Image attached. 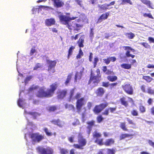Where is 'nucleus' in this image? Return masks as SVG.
<instances>
[{
  "mask_svg": "<svg viewBox=\"0 0 154 154\" xmlns=\"http://www.w3.org/2000/svg\"><path fill=\"white\" fill-rule=\"evenodd\" d=\"M93 136L94 137L96 138V139L95 141V143H97L99 145H102L103 144V139H99V138L101 136L100 134L98 133L97 131H95L93 133Z\"/></svg>",
  "mask_w": 154,
  "mask_h": 154,
  "instance_id": "9b49d317",
  "label": "nucleus"
},
{
  "mask_svg": "<svg viewBox=\"0 0 154 154\" xmlns=\"http://www.w3.org/2000/svg\"><path fill=\"white\" fill-rule=\"evenodd\" d=\"M60 152L62 154H66L68 152V151L67 150L64 148H60Z\"/></svg>",
  "mask_w": 154,
  "mask_h": 154,
  "instance_id": "ea45409f",
  "label": "nucleus"
},
{
  "mask_svg": "<svg viewBox=\"0 0 154 154\" xmlns=\"http://www.w3.org/2000/svg\"><path fill=\"white\" fill-rule=\"evenodd\" d=\"M143 4L147 5L149 8L153 9L151 6L152 3L148 0H140Z\"/></svg>",
  "mask_w": 154,
  "mask_h": 154,
  "instance_id": "412c9836",
  "label": "nucleus"
},
{
  "mask_svg": "<svg viewBox=\"0 0 154 154\" xmlns=\"http://www.w3.org/2000/svg\"><path fill=\"white\" fill-rule=\"evenodd\" d=\"M72 77V75L71 74H69L66 79V80L65 82L66 85L67 86L68 85V84L69 83L71 80V79Z\"/></svg>",
  "mask_w": 154,
  "mask_h": 154,
  "instance_id": "393cba45",
  "label": "nucleus"
},
{
  "mask_svg": "<svg viewBox=\"0 0 154 154\" xmlns=\"http://www.w3.org/2000/svg\"><path fill=\"white\" fill-rule=\"evenodd\" d=\"M88 126L87 127V131L88 134L89 135L91 130L92 126L94 125V121L89 122H88Z\"/></svg>",
  "mask_w": 154,
  "mask_h": 154,
  "instance_id": "f3484780",
  "label": "nucleus"
},
{
  "mask_svg": "<svg viewBox=\"0 0 154 154\" xmlns=\"http://www.w3.org/2000/svg\"><path fill=\"white\" fill-rule=\"evenodd\" d=\"M128 122V123L129 124H131L133 125H135V123L133 122L132 121L129 119L128 118H126Z\"/></svg>",
  "mask_w": 154,
  "mask_h": 154,
  "instance_id": "09e8293b",
  "label": "nucleus"
},
{
  "mask_svg": "<svg viewBox=\"0 0 154 154\" xmlns=\"http://www.w3.org/2000/svg\"><path fill=\"white\" fill-rule=\"evenodd\" d=\"M98 7L99 8V10L100 11H106L107 9H108L107 4H105L102 5L98 4Z\"/></svg>",
  "mask_w": 154,
  "mask_h": 154,
  "instance_id": "6ab92c4d",
  "label": "nucleus"
},
{
  "mask_svg": "<svg viewBox=\"0 0 154 154\" xmlns=\"http://www.w3.org/2000/svg\"><path fill=\"white\" fill-rule=\"evenodd\" d=\"M148 143L150 146L154 148V143L150 140L148 141Z\"/></svg>",
  "mask_w": 154,
  "mask_h": 154,
  "instance_id": "338daca9",
  "label": "nucleus"
},
{
  "mask_svg": "<svg viewBox=\"0 0 154 154\" xmlns=\"http://www.w3.org/2000/svg\"><path fill=\"white\" fill-rule=\"evenodd\" d=\"M83 55V53L81 48L80 49L78 55L77 56L76 58L77 59H80L82 57Z\"/></svg>",
  "mask_w": 154,
  "mask_h": 154,
  "instance_id": "e433bc0d",
  "label": "nucleus"
},
{
  "mask_svg": "<svg viewBox=\"0 0 154 154\" xmlns=\"http://www.w3.org/2000/svg\"><path fill=\"white\" fill-rule=\"evenodd\" d=\"M27 136L29 137L32 139L33 144H34L35 142H39L44 139V136L38 133H33L31 135L28 134H26L25 135V138L27 141V140L26 137Z\"/></svg>",
  "mask_w": 154,
  "mask_h": 154,
  "instance_id": "7ed1b4c3",
  "label": "nucleus"
},
{
  "mask_svg": "<svg viewBox=\"0 0 154 154\" xmlns=\"http://www.w3.org/2000/svg\"><path fill=\"white\" fill-rule=\"evenodd\" d=\"M24 115L26 117V119L27 121V124L28 125L31 126L32 127L33 124L32 122H30L29 121V120L28 119L29 117H33L34 119H35L36 117L39 116V114L37 112H28L26 109L24 110Z\"/></svg>",
  "mask_w": 154,
  "mask_h": 154,
  "instance_id": "39448f33",
  "label": "nucleus"
},
{
  "mask_svg": "<svg viewBox=\"0 0 154 154\" xmlns=\"http://www.w3.org/2000/svg\"><path fill=\"white\" fill-rule=\"evenodd\" d=\"M148 40L150 43H154V38L152 37H149L148 38Z\"/></svg>",
  "mask_w": 154,
  "mask_h": 154,
  "instance_id": "4d7b16f0",
  "label": "nucleus"
},
{
  "mask_svg": "<svg viewBox=\"0 0 154 154\" xmlns=\"http://www.w3.org/2000/svg\"><path fill=\"white\" fill-rule=\"evenodd\" d=\"M121 102L123 105L125 107H127L128 106V103L127 101H126L125 98H122L120 99Z\"/></svg>",
  "mask_w": 154,
  "mask_h": 154,
  "instance_id": "cd10ccee",
  "label": "nucleus"
},
{
  "mask_svg": "<svg viewBox=\"0 0 154 154\" xmlns=\"http://www.w3.org/2000/svg\"><path fill=\"white\" fill-rule=\"evenodd\" d=\"M130 135L127 134H122L120 136V140H122L126 137H129Z\"/></svg>",
  "mask_w": 154,
  "mask_h": 154,
  "instance_id": "79ce46f5",
  "label": "nucleus"
},
{
  "mask_svg": "<svg viewBox=\"0 0 154 154\" xmlns=\"http://www.w3.org/2000/svg\"><path fill=\"white\" fill-rule=\"evenodd\" d=\"M86 102L84 98L78 99L76 103V107L78 110H80L82 107L85 104Z\"/></svg>",
  "mask_w": 154,
  "mask_h": 154,
  "instance_id": "ddd939ff",
  "label": "nucleus"
},
{
  "mask_svg": "<svg viewBox=\"0 0 154 154\" xmlns=\"http://www.w3.org/2000/svg\"><path fill=\"white\" fill-rule=\"evenodd\" d=\"M110 62L111 61L112 62H114L116 60V58L115 57H109Z\"/></svg>",
  "mask_w": 154,
  "mask_h": 154,
  "instance_id": "13d9d810",
  "label": "nucleus"
},
{
  "mask_svg": "<svg viewBox=\"0 0 154 154\" xmlns=\"http://www.w3.org/2000/svg\"><path fill=\"white\" fill-rule=\"evenodd\" d=\"M56 109V107L55 106H53L49 107V110L50 111H54Z\"/></svg>",
  "mask_w": 154,
  "mask_h": 154,
  "instance_id": "5fc2aeb1",
  "label": "nucleus"
},
{
  "mask_svg": "<svg viewBox=\"0 0 154 154\" xmlns=\"http://www.w3.org/2000/svg\"><path fill=\"white\" fill-rule=\"evenodd\" d=\"M103 60L104 61V63L106 64H109L110 62L109 58H107V59H103Z\"/></svg>",
  "mask_w": 154,
  "mask_h": 154,
  "instance_id": "6e6d98bb",
  "label": "nucleus"
},
{
  "mask_svg": "<svg viewBox=\"0 0 154 154\" xmlns=\"http://www.w3.org/2000/svg\"><path fill=\"white\" fill-rule=\"evenodd\" d=\"M66 91L62 90L60 91L58 94V97L59 99L63 98L66 95Z\"/></svg>",
  "mask_w": 154,
  "mask_h": 154,
  "instance_id": "a211bd4d",
  "label": "nucleus"
},
{
  "mask_svg": "<svg viewBox=\"0 0 154 154\" xmlns=\"http://www.w3.org/2000/svg\"><path fill=\"white\" fill-rule=\"evenodd\" d=\"M99 81L98 76H95L91 73L90 79L88 82V84H91L94 86H96L97 85Z\"/></svg>",
  "mask_w": 154,
  "mask_h": 154,
  "instance_id": "0eeeda50",
  "label": "nucleus"
},
{
  "mask_svg": "<svg viewBox=\"0 0 154 154\" xmlns=\"http://www.w3.org/2000/svg\"><path fill=\"white\" fill-rule=\"evenodd\" d=\"M84 42V39L82 38H80L79 41H78V43L79 46L80 47H83L84 46L83 43Z\"/></svg>",
  "mask_w": 154,
  "mask_h": 154,
  "instance_id": "7c9ffc66",
  "label": "nucleus"
},
{
  "mask_svg": "<svg viewBox=\"0 0 154 154\" xmlns=\"http://www.w3.org/2000/svg\"><path fill=\"white\" fill-rule=\"evenodd\" d=\"M74 48L75 47L73 46H72L70 48L68 51V59L69 58V56L72 55L73 50H74Z\"/></svg>",
  "mask_w": 154,
  "mask_h": 154,
  "instance_id": "72a5a7b5",
  "label": "nucleus"
},
{
  "mask_svg": "<svg viewBox=\"0 0 154 154\" xmlns=\"http://www.w3.org/2000/svg\"><path fill=\"white\" fill-rule=\"evenodd\" d=\"M105 73L107 75H113V72L109 70H107V71L105 72Z\"/></svg>",
  "mask_w": 154,
  "mask_h": 154,
  "instance_id": "680f3d73",
  "label": "nucleus"
},
{
  "mask_svg": "<svg viewBox=\"0 0 154 154\" xmlns=\"http://www.w3.org/2000/svg\"><path fill=\"white\" fill-rule=\"evenodd\" d=\"M108 109H109V110H110V111L111 112H113L116 110V107L115 108L110 107Z\"/></svg>",
  "mask_w": 154,
  "mask_h": 154,
  "instance_id": "0e129e2a",
  "label": "nucleus"
},
{
  "mask_svg": "<svg viewBox=\"0 0 154 154\" xmlns=\"http://www.w3.org/2000/svg\"><path fill=\"white\" fill-rule=\"evenodd\" d=\"M43 130L47 136H51L52 135V133L49 131L47 128H44Z\"/></svg>",
  "mask_w": 154,
  "mask_h": 154,
  "instance_id": "473e14b6",
  "label": "nucleus"
},
{
  "mask_svg": "<svg viewBox=\"0 0 154 154\" xmlns=\"http://www.w3.org/2000/svg\"><path fill=\"white\" fill-rule=\"evenodd\" d=\"M103 118L101 116H100L97 117V120L98 122H100L103 120Z\"/></svg>",
  "mask_w": 154,
  "mask_h": 154,
  "instance_id": "603ef678",
  "label": "nucleus"
},
{
  "mask_svg": "<svg viewBox=\"0 0 154 154\" xmlns=\"http://www.w3.org/2000/svg\"><path fill=\"white\" fill-rule=\"evenodd\" d=\"M47 62L48 64V70L49 71L54 73L55 70L54 68L55 67L56 62L55 61L49 60L47 59Z\"/></svg>",
  "mask_w": 154,
  "mask_h": 154,
  "instance_id": "1a4fd4ad",
  "label": "nucleus"
},
{
  "mask_svg": "<svg viewBox=\"0 0 154 154\" xmlns=\"http://www.w3.org/2000/svg\"><path fill=\"white\" fill-rule=\"evenodd\" d=\"M99 61V59L98 58L96 57L94 59V67H96L97 62Z\"/></svg>",
  "mask_w": 154,
  "mask_h": 154,
  "instance_id": "8fccbe9b",
  "label": "nucleus"
},
{
  "mask_svg": "<svg viewBox=\"0 0 154 154\" xmlns=\"http://www.w3.org/2000/svg\"><path fill=\"white\" fill-rule=\"evenodd\" d=\"M57 86V84L54 83L51 85L50 88L48 89L46 92L44 90V88L42 87L40 88L37 94V96L39 97H51L53 96L54 91L56 89Z\"/></svg>",
  "mask_w": 154,
  "mask_h": 154,
  "instance_id": "f257e3e1",
  "label": "nucleus"
},
{
  "mask_svg": "<svg viewBox=\"0 0 154 154\" xmlns=\"http://www.w3.org/2000/svg\"><path fill=\"white\" fill-rule=\"evenodd\" d=\"M108 105V103H106L100 104L99 105L96 106L93 111L95 113H98L101 112L104 108Z\"/></svg>",
  "mask_w": 154,
  "mask_h": 154,
  "instance_id": "6e6552de",
  "label": "nucleus"
},
{
  "mask_svg": "<svg viewBox=\"0 0 154 154\" xmlns=\"http://www.w3.org/2000/svg\"><path fill=\"white\" fill-rule=\"evenodd\" d=\"M143 78L149 82H151L152 79L150 77L146 76H144Z\"/></svg>",
  "mask_w": 154,
  "mask_h": 154,
  "instance_id": "4c0bfd02",
  "label": "nucleus"
},
{
  "mask_svg": "<svg viewBox=\"0 0 154 154\" xmlns=\"http://www.w3.org/2000/svg\"><path fill=\"white\" fill-rule=\"evenodd\" d=\"M31 22L32 23V26H33L34 28H35L36 26V22H35V20L34 19L32 20Z\"/></svg>",
  "mask_w": 154,
  "mask_h": 154,
  "instance_id": "3c124183",
  "label": "nucleus"
},
{
  "mask_svg": "<svg viewBox=\"0 0 154 154\" xmlns=\"http://www.w3.org/2000/svg\"><path fill=\"white\" fill-rule=\"evenodd\" d=\"M127 3H128L130 5H132V3L131 0H122L121 4L122 5H125Z\"/></svg>",
  "mask_w": 154,
  "mask_h": 154,
  "instance_id": "58836bf2",
  "label": "nucleus"
},
{
  "mask_svg": "<svg viewBox=\"0 0 154 154\" xmlns=\"http://www.w3.org/2000/svg\"><path fill=\"white\" fill-rule=\"evenodd\" d=\"M109 109H106L104 112L102 113L103 114L105 115H108L109 114Z\"/></svg>",
  "mask_w": 154,
  "mask_h": 154,
  "instance_id": "69168bd1",
  "label": "nucleus"
},
{
  "mask_svg": "<svg viewBox=\"0 0 154 154\" xmlns=\"http://www.w3.org/2000/svg\"><path fill=\"white\" fill-rule=\"evenodd\" d=\"M106 150H107V154H115V150L113 149H107Z\"/></svg>",
  "mask_w": 154,
  "mask_h": 154,
  "instance_id": "c9c22d12",
  "label": "nucleus"
},
{
  "mask_svg": "<svg viewBox=\"0 0 154 154\" xmlns=\"http://www.w3.org/2000/svg\"><path fill=\"white\" fill-rule=\"evenodd\" d=\"M109 14L106 13L102 14L98 19V21H101L102 20H104L107 18Z\"/></svg>",
  "mask_w": 154,
  "mask_h": 154,
  "instance_id": "5701e85b",
  "label": "nucleus"
},
{
  "mask_svg": "<svg viewBox=\"0 0 154 154\" xmlns=\"http://www.w3.org/2000/svg\"><path fill=\"white\" fill-rule=\"evenodd\" d=\"M123 89L127 94H132L133 92V88L130 84H126L122 86Z\"/></svg>",
  "mask_w": 154,
  "mask_h": 154,
  "instance_id": "f8f14e48",
  "label": "nucleus"
},
{
  "mask_svg": "<svg viewBox=\"0 0 154 154\" xmlns=\"http://www.w3.org/2000/svg\"><path fill=\"white\" fill-rule=\"evenodd\" d=\"M36 150L40 154H52L53 152L52 149L49 147L45 148L42 146H38L36 148Z\"/></svg>",
  "mask_w": 154,
  "mask_h": 154,
  "instance_id": "423d86ee",
  "label": "nucleus"
},
{
  "mask_svg": "<svg viewBox=\"0 0 154 154\" xmlns=\"http://www.w3.org/2000/svg\"><path fill=\"white\" fill-rule=\"evenodd\" d=\"M122 68L126 69H129L131 67V65L128 63L123 64L121 65Z\"/></svg>",
  "mask_w": 154,
  "mask_h": 154,
  "instance_id": "b1692460",
  "label": "nucleus"
},
{
  "mask_svg": "<svg viewBox=\"0 0 154 154\" xmlns=\"http://www.w3.org/2000/svg\"><path fill=\"white\" fill-rule=\"evenodd\" d=\"M104 93V91L102 88H100L97 90V94L98 96H102Z\"/></svg>",
  "mask_w": 154,
  "mask_h": 154,
  "instance_id": "a878e982",
  "label": "nucleus"
},
{
  "mask_svg": "<svg viewBox=\"0 0 154 154\" xmlns=\"http://www.w3.org/2000/svg\"><path fill=\"white\" fill-rule=\"evenodd\" d=\"M147 92L150 94H154V90L152 89L150 87H148L147 89Z\"/></svg>",
  "mask_w": 154,
  "mask_h": 154,
  "instance_id": "37998d69",
  "label": "nucleus"
},
{
  "mask_svg": "<svg viewBox=\"0 0 154 154\" xmlns=\"http://www.w3.org/2000/svg\"><path fill=\"white\" fill-rule=\"evenodd\" d=\"M39 8H38L33 7L32 9V13L35 14L37 11H38Z\"/></svg>",
  "mask_w": 154,
  "mask_h": 154,
  "instance_id": "a18cd8bd",
  "label": "nucleus"
},
{
  "mask_svg": "<svg viewBox=\"0 0 154 154\" xmlns=\"http://www.w3.org/2000/svg\"><path fill=\"white\" fill-rule=\"evenodd\" d=\"M42 67V65L40 63L37 64L34 67L33 70H38Z\"/></svg>",
  "mask_w": 154,
  "mask_h": 154,
  "instance_id": "f704fd0d",
  "label": "nucleus"
},
{
  "mask_svg": "<svg viewBox=\"0 0 154 154\" xmlns=\"http://www.w3.org/2000/svg\"><path fill=\"white\" fill-rule=\"evenodd\" d=\"M120 127L124 131H128V130L126 127L125 122H121L120 123Z\"/></svg>",
  "mask_w": 154,
  "mask_h": 154,
  "instance_id": "c756f323",
  "label": "nucleus"
},
{
  "mask_svg": "<svg viewBox=\"0 0 154 154\" xmlns=\"http://www.w3.org/2000/svg\"><path fill=\"white\" fill-rule=\"evenodd\" d=\"M78 142L79 144H76L74 145V147L80 149H83V147L85 146L86 143V141L85 139L83 138L82 135L80 133L78 135Z\"/></svg>",
  "mask_w": 154,
  "mask_h": 154,
  "instance_id": "20e7f679",
  "label": "nucleus"
},
{
  "mask_svg": "<svg viewBox=\"0 0 154 154\" xmlns=\"http://www.w3.org/2000/svg\"><path fill=\"white\" fill-rule=\"evenodd\" d=\"M122 48H123L126 51L125 54L127 57H131L132 58H134L135 57V55H132L130 54V51L132 52H134L135 50L134 49L131 48V47L129 46H122Z\"/></svg>",
  "mask_w": 154,
  "mask_h": 154,
  "instance_id": "9d476101",
  "label": "nucleus"
},
{
  "mask_svg": "<svg viewBox=\"0 0 154 154\" xmlns=\"http://www.w3.org/2000/svg\"><path fill=\"white\" fill-rule=\"evenodd\" d=\"M77 4L79 5L81 7H83L82 2L80 0H76V1Z\"/></svg>",
  "mask_w": 154,
  "mask_h": 154,
  "instance_id": "de8ad7c7",
  "label": "nucleus"
},
{
  "mask_svg": "<svg viewBox=\"0 0 154 154\" xmlns=\"http://www.w3.org/2000/svg\"><path fill=\"white\" fill-rule=\"evenodd\" d=\"M107 79L110 81L114 82L117 79V77L116 76H108Z\"/></svg>",
  "mask_w": 154,
  "mask_h": 154,
  "instance_id": "c85d7f7f",
  "label": "nucleus"
},
{
  "mask_svg": "<svg viewBox=\"0 0 154 154\" xmlns=\"http://www.w3.org/2000/svg\"><path fill=\"white\" fill-rule=\"evenodd\" d=\"M114 142V141L112 139H107L106 140L104 144L107 146H110L113 144Z\"/></svg>",
  "mask_w": 154,
  "mask_h": 154,
  "instance_id": "aec40b11",
  "label": "nucleus"
},
{
  "mask_svg": "<svg viewBox=\"0 0 154 154\" xmlns=\"http://www.w3.org/2000/svg\"><path fill=\"white\" fill-rule=\"evenodd\" d=\"M131 114L134 116H136L138 115V113L137 111L133 110L131 111Z\"/></svg>",
  "mask_w": 154,
  "mask_h": 154,
  "instance_id": "49530a36",
  "label": "nucleus"
},
{
  "mask_svg": "<svg viewBox=\"0 0 154 154\" xmlns=\"http://www.w3.org/2000/svg\"><path fill=\"white\" fill-rule=\"evenodd\" d=\"M32 76H27L26 79H24V85H25L26 83H27L32 78Z\"/></svg>",
  "mask_w": 154,
  "mask_h": 154,
  "instance_id": "a19ab883",
  "label": "nucleus"
},
{
  "mask_svg": "<svg viewBox=\"0 0 154 154\" xmlns=\"http://www.w3.org/2000/svg\"><path fill=\"white\" fill-rule=\"evenodd\" d=\"M109 84V82H103V86L105 87H107L108 86Z\"/></svg>",
  "mask_w": 154,
  "mask_h": 154,
  "instance_id": "774afa93",
  "label": "nucleus"
},
{
  "mask_svg": "<svg viewBox=\"0 0 154 154\" xmlns=\"http://www.w3.org/2000/svg\"><path fill=\"white\" fill-rule=\"evenodd\" d=\"M37 87L36 86H34V85L32 86V87H30L29 89V92L30 91H32L34 89L36 88Z\"/></svg>",
  "mask_w": 154,
  "mask_h": 154,
  "instance_id": "052dcab7",
  "label": "nucleus"
},
{
  "mask_svg": "<svg viewBox=\"0 0 154 154\" xmlns=\"http://www.w3.org/2000/svg\"><path fill=\"white\" fill-rule=\"evenodd\" d=\"M140 111L143 112H145V109L144 107L142 106H140Z\"/></svg>",
  "mask_w": 154,
  "mask_h": 154,
  "instance_id": "864d4df0",
  "label": "nucleus"
},
{
  "mask_svg": "<svg viewBox=\"0 0 154 154\" xmlns=\"http://www.w3.org/2000/svg\"><path fill=\"white\" fill-rule=\"evenodd\" d=\"M125 35L129 39H133L135 36V35L133 33L130 32L125 34Z\"/></svg>",
  "mask_w": 154,
  "mask_h": 154,
  "instance_id": "bb28decb",
  "label": "nucleus"
},
{
  "mask_svg": "<svg viewBox=\"0 0 154 154\" xmlns=\"http://www.w3.org/2000/svg\"><path fill=\"white\" fill-rule=\"evenodd\" d=\"M68 106L69 107L70 109H74V107L73 105H68V104H66L65 105L66 108H68Z\"/></svg>",
  "mask_w": 154,
  "mask_h": 154,
  "instance_id": "bf43d9fd",
  "label": "nucleus"
},
{
  "mask_svg": "<svg viewBox=\"0 0 154 154\" xmlns=\"http://www.w3.org/2000/svg\"><path fill=\"white\" fill-rule=\"evenodd\" d=\"M51 122L55 124V125H58V126H59L60 127H62V125L61 124H60V122H59V119H57V120H53L52 121H51Z\"/></svg>",
  "mask_w": 154,
  "mask_h": 154,
  "instance_id": "2f4dec72",
  "label": "nucleus"
},
{
  "mask_svg": "<svg viewBox=\"0 0 154 154\" xmlns=\"http://www.w3.org/2000/svg\"><path fill=\"white\" fill-rule=\"evenodd\" d=\"M143 16L145 17H148L149 18H151L152 19H153V17L152 16V15L150 13H149V14L144 13L143 14Z\"/></svg>",
  "mask_w": 154,
  "mask_h": 154,
  "instance_id": "c03bdc74",
  "label": "nucleus"
},
{
  "mask_svg": "<svg viewBox=\"0 0 154 154\" xmlns=\"http://www.w3.org/2000/svg\"><path fill=\"white\" fill-rule=\"evenodd\" d=\"M60 22L64 25H66L67 27L69 29H71V26L69 24V22L72 20H74L77 17H70L65 15H63L61 14L60 12H58Z\"/></svg>",
  "mask_w": 154,
  "mask_h": 154,
  "instance_id": "f03ea898",
  "label": "nucleus"
},
{
  "mask_svg": "<svg viewBox=\"0 0 154 154\" xmlns=\"http://www.w3.org/2000/svg\"><path fill=\"white\" fill-rule=\"evenodd\" d=\"M17 103L18 105L20 107L23 109L26 107V102H25V100H23L22 99L19 98L17 101Z\"/></svg>",
  "mask_w": 154,
  "mask_h": 154,
  "instance_id": "2eb2a0df",
  "label": "nucleus"
},
{
  "mask_svg": "<svg viewBox=\"0 0 154 154\" xmlns=\"http://www.w3.org/2000/svg\"><path fill=\"white\" fill-rule=\"evenodd\" d=\"M83 70L81 71L80 72H77L75 75V82L77 81V80H79L81 77L82 72H83Z\"/></svg>",
  "mask_w": 154,
  "mask_h": 154,
  "instance_id": "4be33fe9",
  "label": "nucleus"
},
{
  "mask_svg": "<svg viewBox=\"0 0 154 154\" xmlns=\"http://www.w3.org/2000/svg\"><path fill=\"white\" fill-rule=\"evenodd\" d=\"M74 92V89H72L70 91V95L69 99V101H70L71 100H73L75 99H78L81 97V94L79 93H77L76 95L74 97H73Z\"/></svg>",
  "mask_w": 154,
  "mask_h": 154,
  "instance_id": "4468645a",
  "label": "nucleus"
},
{
  "mask_svg": "<svg viewBox=\"0 0 154 154\" xmlns=\"http://www.w3.org/2000/svg\"><path fill=\"white\" fill-rule=\"evenodd\" d=\"M45 22L46 25L50 26L54 24L55 23V21L54 18H50L46 19Z\"/></svg>",
  "mask_w": 154,
  "mask_h": 154,
  "instance_id": "dca6fc26",
  "label": "nucleus"
},
{
  "mask_svg": "<svg viewBox=\"0 0 154 154\" xmlns=\"http://www.w3.org/2000/svg\"><path fill=\"white\" fill-rule=\"evenodd\" d=\"M141 90L143 92H146L145 90V86L144 85H142L141 87Z\"/></svg>",
  "mask_w": 154,
  "mask_h": 154,
  "instance_id": "e2e57ef3",
  "label": "nucleus"
}]
</instances>
